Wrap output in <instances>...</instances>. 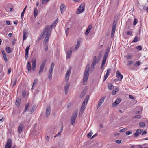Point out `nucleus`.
<instances>
[{
	"mask_svg": "<svg viewBox=\"0 0 148 148\" xmlns=\"http://www.w3.org/2000/svg\"><path fill=\"white\" fill-rule=\"evenodd\" d=\"M51 30L49 28V27H45V30L44 32H42L41 34V35L42 36H43L44 35H46V37L44 42V45H47L49 39V36L51 35Z\"/></svg>",
	"mask_w": 148,
	"mask_h": 148,
	"instance_id": "nucleus-1",
	"label": "nucleus"
},
{
	"mask_svg": "<svg viewBox=\"0 0 148 148\" xmlns=\"http://www.w3.org/2000/svg\"><path fill=\"white\" fill-rule=\"evenodd\" d=\"M89 71L90 65L88 64L86 66L84 73L83 83L84 85L87 82L89 75Z\"/></svg>",
	"mask_w": 148,
	"mask_h": 148,
	"instance_id": "nucleus-2",
	"label": "nucleus"
},
{
	"mask_svg": "<svg viewBox=\"0 0 148 148\" xmlns=\"http://www.w3.org/2000/svg\"><path fill=\"white\" fill-rule=\"evenodd\" d=\"M85 8V4L82 3L79 6L77 9L76 13L77 14H80L83 12Z\"/></svg>",
	"mask_w": 148,
	"mask_h": 148,
	"instance_id": "nucleus-3",
	"label": "nucleus"
},
{
	"mask_svg": "<svg viewBox=\"0 0 148 148\" xmlns=\"http://www.w3.org/2000/svg\"><path fill=\"white\" fill-rule=\"evenodd\" d=\"M77 114V112H76L72 114L71 117V123L72 125H73L75 123Z\"/></svg>",
	"mask_w": 148,
	"mask_h": 148,
	"instance_id": "nucleus-4",
	"label": "nucleus"
},
{
	"mask_svg": "<svg viewBox=\"0 0 148 148\" xmlns=\"http://www.w3.org/2000/svg\"><path fill=\"white\" fill-rule=\"evenodd\" d=\"M46 62V61L44 60L42 62V63L40 64V69L38 72L39 75L41 74L43 71Z\"/></svg>",
	"mask_w": 148,
	"mask_h": 148,
	"instance_id": "nucleus-5",
	"label": "nucleus"
},
{
	"mask_svg": "<svg viewBox=\"0 0 148 148\" xmlns=\"http://www.w3.org/2000/svg\"><path fill=\"white\" fill-rule=\"evenodd\" d=\"M11 143L12 141L10 139H8V140L5 146V148H11ZM16 146H13L12 148H16Z\"/></svg>",
	"mask_w": 148,
	"mask_h": 148,
	"instance_id": "nucleus-6",
	"label": "nucleus"
},
{
	"mask_svg": "<svg viewBox=\"0 0 148 148\" xmlns=\"http://www.w3.org/2000/svg\"><path fill=\"white\" fill-rule=\"evenodd\" d=\"M116 77L117 78L118 80L121 81L123 78V75L118 70L116 72Z\"/></svg>",
	"mask_w": 148,
	"mask_h": 148,
	"instance_id": "nucleus-7",
	"label": "nucleus"
},
{
	"mask_svg": "<svg viewBox=\"0 0 148 148\" xmlns=\"http://www.w3.org/2000/svg\"><path fill=\"white\" fill-rule=\"evenodd\" d=\"M71 71V69L69 68V69L67 71L66 74L65 80L66 82H68L69 80V76H70Z\"/></svg>",
	"mask_w": 148,
	"mask_h": 148,
	"instance_id": "nucleus-8",
	"label": "nucleus"
},
{
	"mask_svg": "<svg viewBox=\"0 0 148 148\" xmlns=\"http://www.w3.org/2000/svg\"><path fill=\"white\" fill-rule=\"evenodd\" d=\"M31 62L32 63V70L33 71L34 70L36 66V59L35 58L32 59Z\"/></svg>",
	"mask_w": 148,
	"mask_h": 148,
	"instance_id": "nucleus-9",
	"label": "nucleus"
},
{
	"mask_svg": "<svg viewBox=\"0 0 148 148\" xmlns=\"http://www.w3.org/2000/svg\"><path fill=\"white\" fill-rule=\"evenodd\" d=\"M51 107L49 106H47L46 108V117H49L50 114Z\"/></svg>",
	"mask_w": 148,
	"mask_h": 148,
	"instance_id": "nucleus-10",
	"label": "nucleus"
},
{
	"mask_svg": "<svg viewBox=\"0 0 148 148\" xmlns=\"http://www.w3.org/2000/svg\"><path fill=\"white\" fill-rule=\"evenodd\" d=\"M30 45H29V46H27L26 47V48L25 49V58L26 59H27L28 58V54L29 53V51L30 49Z\"/></svg>",
	"mask_w": 148,
	"mask_h": 148,
	"instance_id": "nucleus-11",
	"label": "nucleus"
},
{
	"mask_svg": "<svg viewBox=\"0 0 148 148\" xmlns=\"http://www.w3.org/2000/svg\"><path fill=\"white\" fill-rule=\"evenodd\" d=\"M111 69L109 68L107 69V72L106 74L104 75L103 82H104L107 79L109 75L111 72Z\"/></svg>",
	"mask_w": 148,
	"mask_h": 148,
	"instance_id": "nucleus-12",
	"label": "nucleus"
},
{
	"mask_svg": "<svg viewBox=\"0 0 148 148\" xmlns=\"http://www.w3.org/2000/svg\"><path fill=\"white\" fill-rule=\"evenodd\" d=\"M66 7L64 4H62L60 7V9L62 14H63L65 10H66Z\"/></svg>",
	"mask_w": 148,
	"mask_h": 148,
	"instance_id": "nucleus-13",
	"label": "nucleus"
},
{
	"mask_svg": "<svg viewBox=\"0 0 148 148\" xmlns=\"http://www.w3.org/2000/svg\"><path fill=\"white\" fill-rule=\"evenodd\" d=\"M92 27V25L91 24L89 25L87 29L85 32V35L86 36H87L88 35V33L90 32V30Z\"/></svg>",
	"mask_w": 148,
	"mask_h": 148,
	"instance_id": "nucleus-14",
	"label": "nucleus"
},
{
	"mask_svg": "<svg viewBox=\"0 0 148 148\" xmlns=\"http://www.w3.org/2000/svg\"><path fill=\"white\" fill-rule=\"evenodd\" d=\"M70 86V83L69 82H66V84L64 86V91L65 94H67L68 92V90L69 87Z\"/></svg>",
	"mask_w": 148,
	"mask_h": 148,
	"instance_id": "nucleus-15",
	"label": "nucleus"
},
{
	"mask_svg": "<svg viewBox=\"0 0 148 148\" xmlns=\"http://www.w3.org/2000/svg\"><path fill=\"white\" fill-rule=\"evenodd\" d=\"M58 22V21L57 20H56L52 23L51 25L50 26H49V25H47L45 26V27H49V28L51 29V32L52 28H53V27H55V26L56 25L57 23Z\"/></svg>",
	"mask_w": 148,
	"mask_h": 148,
	"instance_id": "nucleus-16",
	"label": "nucleus"
},
{
	"mask_svg": "<svg viewBox=\"0 0 148 148\" xmlns=\"http://www.w3.org/2000/svg\"><path fill=\"white\" fill-rule=\"evenodd\" d=\"M23 127V124L22 123H21L19 126L18 130V132L19 134L21 133L22 131Z\"/></svg>",
	"mask_w": 148,
	"mask_h": 148,
	"instance_id": "nucleus-17",
	"label": "nucleus"
},
{
	"mask_svg": "<svg viewBox=\"0 0 148 148\" xmlns=\"http://www.w3.org/2000/svg\"><path fill=\"white\" fill-rule=\"evenodd\" d=\"M105 98L106 97H103L101 99L97 106V108H98L101 106V104L103 102Z\"/></svg>",
	"mask_w": 148,
	"mask_h": 148,
	"instance_id": "nucleus-18",
	"label": "nucleus"
},
{
	"mask_svg": "<svg viewBox=\"0 0 148 148\" xmlns=\"http://www.w3.org/2000/svg\"><path fill=\"white\" fill-rule=\"evenodd\" d=\"M121 101V100L120 99H117L112 104V106L114 107L118 104Z\"/></svg>",
	"mask_w": 148,
	"mask_h": 148,
	"instance_id": "nucleus-19",
	"label": "nucleus"
},
{
	"mask_svg": "<svg viewBox=\"0 0 148 148\" xmlns=\"http://www.w3.org/2000/svg\"><path fill=\"white\" fill-rule=\"evenodd\" d=\"M81 42V40L79 39L77 40V45H76L74 50L75 51H77V49L79 48L80 43Z\"/></svg>",
	"mask_w": 148,
	"mask_h": 148,
	"instance_id": "nucleus-20",
	"label": "nucleus"
},
{
	"mask_svg": "<svg viewBox=\"0 0 148 148\" xmlns=\"http://www.w3.org/2000/svg\"><path fill=\"white\" fill-rule=\"evenodd\" d=\"M88 96L86 97V98L85 99L84 102L82 105V106H83V107H86L87 103L88 102Z\"/></svg>",
	"mask_w": 148,
	"mask_h": 148,
	"instance_id": "nucleus-21",
	"label": "nucleus"
},
{
	"mask_svg": "<svg viewBox=\"0 0 148 148\" xmlns=\"http://www.w3.org/2000/svg\"><path fill=\"white\" fill-rule=\"evenodd\" d=\"M27 32L25 30H23V40L26 39L27 37Z\"/></svg>",
	"mask_w": 148,
	"mask_h": 148,
	"instance_id": "nucleus-22",
	"label": "nucleus"
},
{
	"mask_svg": "<svg viewBox=\"0 0 148 148\" xmlns=\"http://www.w3.org/2000/svg\"><path fill=\"white\" fill-rule=\"evenodd\" d=\"M53 70H49V71L48 78L51 81L52 79V76L53 74Z\"/></svg>",
	"mask_w": 148,
	"mask_h": 148,
	"instance_id": "nucleus-23",
	"label": "nucleus"
},
{
	"mask_svg": "<svg viewBox=\"0 0 148 148\" xmlns=\"http://www.w3.org/2000/svg\"><path fill=\"white\" fill-rule=\"evenodd\" d=\"M72 52V50H70L68 51L66 55V58L69 59L71 56Z\"/></svg>",
	"mask_w": 148,
	"mask_h": 148,
	"instance_id": "nucleus-24",
	"label": "nucleus"
},
{
	"mask_svg": "<svg viewBox=\"0 0 148 148\" xmlns=\"http://www.w3.org/2000/svg\"><path fill=\"white\" fill-rule=\"evenodd\" d=\"M27 68L28 69V72H30L31 70V67L30 63L29 62H27Z\"/></svg>",
	"mask_w": 148,
	"mask_h": 148,
	"instance_id": "nucleus-25",
	"label": "nucleus"
},
{
	"mask_svg": "<svg viewBox=\"0 0 148 148\" xmlns=\"http://www.w3.org/2000/svg\"><path fill=\"white\" fill-rule=\"evenodd\" d=\"M108 88L110 90H112L114 88V86L111 83H108Z\"/></svg>",
	"mask_w": 148,
	"mask_h": 148,
	"instance_id": "nucleus-26",
	"label": "nucleus"
},
{
	"mask_svg": "<svg viewBox=\"0 0 148 148\" xmlns=\"http://www.w3.org/2000/svg\"><path fill=\"white\" fill-rule=\"evenodd\" d=\"M92 62L95 63H97L99 62L98 59L96 56H94Z\"/></svg>",
	"mask_w": 148,
	"mask_h": 148,
	"instance_id": "nucleus-27",
	"label": "nucleus"
},
{
	"mask_svg": "<svg viewBox=\"0 0 148 148\" xmlns=\"http://www.w3.org/2000/svg\"><path fill=\"white\" fill-rule=\"evenodd\" d=\"M27 7V6H26L23 9V11H22V12L21 13V18L22 19H23V17L24 13H25V10L26 9Z\"/></svg>",
	"mask_w": 148,
	"mask_h": 148,
	"instance_id": "nucleus-28",
	"label": "nucleus"
},
{
	"mask_svg": "<svg viewBox=\"0 0 148 148\" xmlns=\"http://www.w3.org/2000/svg\"><path fill=\"white\" fill-rule=\"evenodd\" d=\"M21 102V99H20L19 98H17L16 99V103H15V104L16 106H19L20 105V104Z\"/></svg>",
	"mask_w": 148,
	"mask_h": 148,
	"instance_id": "nucleus-29",
	"label": "nucleus"
},
{
	"mask_svg": "<svg viewBox=\"0 0 148 148\" xmlns=\"http://www.w3.org/2000/svg\"><path fill=\"white\" fill-rule=\"evenodd\" d=\"M6 51L8 53H9L11 52V49L10 47H6Z\"/></svg>",
	"mask_w": 148,
	"mask_h": 148,
	"instance_id": "nucleus-30",
	"label": "nucleus"
},
{
	"mask_svg": "<svg viewBox=\"0 0 148 148\" xmlns=\"http://www.w3.org/2000/svg\"><path fill=\"white\" fill-rule=\"evenodd\" d=\"M38 11L36 8L34 9V16L36 17L37 15Z\"/></svg>",
	"mask_w": 148,
	"mask_h": 148,
	"instance_id": "nucleus-31",
	"label": "nucleus"
},
{
	"mask_svg": "<svg viewBox=\"0 0 148 148\" xmlns=\"http://www.w3.org/2000/svg\"><path fill=\"white\" fill-rule=\"evenodd\" d=\"M11 81L12 83L13 84V87H14L15 85L17 82V80L16 79H14V80L12 79Z\"/></svg>",
	"mask_w": 148,
	"mask_h": 148,
	"instance_id": "nucleus-32",
	"label": "nucleus"
},
{
	"mask_svg": "<svg viewBox=\"0 0 148 148\" xmlns=\"http://www.w3.org/2000/svg\"><path fill=\"white\" fill-rule=\"evenodd\" d=\"M106 59H103V60H102V64H101V65H102V67H104V65H105V63H106Z\"/></svg>",
	"mask_w": 148,
	"mask_h": 148,
	"instance_id": "nucleus-33",
	"label": "nucleus"
},
{
	"mask_svg": "<svg viewBox=\"0 0 148 148\" xmlns=\"http://www.w3.org/2000/svg\"><path fill=\"white\" fill-rule=\"evenodd\" d=\"M140 64V62L139 61H138L136 62L134 64V66H139Z\"/></svg>",
	"mask_w": 148,
	"mask_h": 148,
	"instance_id": "nucleus-34",
	"label": "nucleus"
},
{
	"mask_svg": "<svg viewBox=\"0 0 148 148\" xmlns=\"http://www.w3.org/2000/svg\"><path fill=\"white\" fill-rule=\"evenodd\" d=\"M29 105V103H28L26 105L25 109V112L26 111L28 110Z\"/></svg>",
	"mask_w": 148,
	"mask_h": 148,
	"instance_id": "nucleus-35",
	"label": "nucleus"
},
{
	"mask_svg": "<svg viewBox=\"0 0 148 148\" xmlns=\"http://www.w3.org/2000/svg\"><path fill=\"white\" fill-rule=\"evenodd\" d=\"M116 24L113 23L112 31L115 32L116 30Z\"/></svg>",
	"mask_w": 148,
	"mask_h": 148,
	"instance_id": "nucleus-36",
	"label": "nucleus"
},
{
	"mask_svg": "<svg viewBox=\"0 0 148 148\" xmlns=\"http://www.w3.org/2000/svg\"><path fill=\"white\" fill-rule=\"evenodd\" d=\"M38 82V80L37 78H35L34 79L33 85L35 86Z\"/></svg>",
	"mask_w": 148,
	"mask_h": 148,
	"instance_id": "nucleus-37",
	"label": "nucleus"
},
{
	"mask_svg": "<svg viewBox=\"0 0 148 148\" xmlns=\"http://www.w3.org/2000/svg\"><path fill=\"white\" fill-rule=\"evenodd\" d=\"M138 40V38L137 36H136L134 38V39L132 41V42H136Z\"/></svg>",
	"mask_w": 148,
	"mask_h": 148,
	"instance_id": "nucleus-38",
	"label": "nucleus"
},
{
	"mask_svg": "<svg viewBox=\"0 0 148 148\" xmlns=\"http://www.w3.org/2000/svg\"><path fill=\"white\" fill-rule=\"evenodd\" d=\"M54 66V64L53 63H52L51 64L50 69L49 70L53 71Z\"/></svg>",
	"mask_w": 148,
	"mask_h": 148,
	"instance_id": "nucleus-39",
	"label": "nucleus"
},
{
	"mask_svg": "<svg viewBox=\"0 0 148 148\" xmlns=\"http://www.w3.org/2000/svg\"><path fill=\"white\" fill-rule=\"evenodd\" d=\"M140 126H141L142 127H143L145 126V124L143 122H140L139 124Z\"/></svg>",
	"mask_w": 148,
	"mask_h": 148,
	"instance_id": "nucleus-40",
	"label": "nucleus"
},
{
	"mask_svg": "<svg viewBox=\"0 0 148 148\" xmlns=\"http://www.w3.org/2000/svg\"><path fill=\"white\" fill-rule=\"evenodd\" d=\"M93 134V133L92 131L91 130H90V132L88 134V136L89 138L92 136V134Z\"/></svg>",
	"mask_w": 148,
	"mask_h": 148,
	"instance_id": "nucleus-41",
	"label": "nucleus"
},
{
	"mask_svg": "<svg viewBox=\"0 0 148 148\" xmlns=\"http://www.w3.org/2000/svg\"><path fill=\"white\" fill-rule=\"evenodd\" d=\"M110 47H108L105 51V53H108L109 52H110Z\"/></svg>",
	"mask_w": 148,
	"mask_h": 148,
	"instance_id": "nucleus-42",
	"label": "nucleus"
},
{
	"mask_svg": "<svg viewBox=\"0 0 148 148\" xmlns=\"http://www.w3.org/2000/svg\"><path fill=\"white\" fill-rule=\"evenodd\" d=\"M143 131V130L142 129H138L137 130L136 132H137L139 134L141 133Z\"/></svg>",
	"mask_w": 148,
	"mask_h": 148,
	"instance_id": "nucleus-43",
	"label": "nucleus"
},
{
	"mask_svg": "<svg viewBox=\"0 0 148 148\" xmlns=\"http://www.w3.org/2000/svg\"><path fill=\"white\" fill-rule=\"evenodd\" d=\"M3 58L5 61L7 62L8 61V60L7 58V55L5 54V55L3 56Z\"/></svg>",
	"mask_w": 148,
	"mask_h": 148,
	"instance_id": "nucleus-44",
	"label": "nucleus"
},
{
	"mask_svg": "<svg viewBox=\"0 0 148 148\" xmlns=\"http://www.w3.org/2000/svg\"><path fill=\"white\" fill-rule=\"evenodd\" d=\"M138 22V20L136 18H135L134 19L133 23V25H135Z\"/></svg>",
	"mask_w": 148,
	"mask_h": 148,
	"instance_id": "nucleus-45",
	"label": "nucleus"
},
{
	"mask_svg": "<svg viewBox=\"0 0 148 148\" xmlns=\"http://www.w3.org/2000/svg\"><path fill=\"white\" fill-rule=\"evenodd\" d=\"M108 54L105 53L103 58L106 59L108 56Z\"/></svg>",
	"mask_w": 148,
	"mask_h": 148,
	"instance_id": "nucleus-46",
	"label": "nucleus"
},
{
	"mask_svg": "<svg viewBox=\"0 0 148 148\" xmlns=\"http://www.w3.org/2000/svg\"><path fill=\"white\" fill-rule=\"evenodd\" d=\"M132 133V131H128L126 132V134L127 135H129Z\"/></svg>",
	"mask_w": 148,
	"mask_h": 148,
	"instance_id": "nucleus-47",
	"label": "nucleus"
},
{
	"mask_svg": "<svg viewBox=\"0 0 148 148\" xmlns=\"http://www.w3.org/2000/svg\"><path fill=\"white\" fill-rule=\"evenodd\" d=\"M126 57L127 59H130L132 58V56L131 55H128L126 56Z\"/></svg>",
	"mask_w": 148,
	"mask_h": 148,
	"instance_id": "nucleus-48",
	"label": "nucleus"
},
{
	"mask_svg": "<svg viewBox=\"0 0 148 148\" xmlns=\"http://www.w3.org/2000/svg\"><path fill=\"white\" fill-rule=\"evenodd\" d=\"M136 48L137 49L139 50H140L142 49V47L140 45L137 46L136 47Z\"/></svg>",
	"mask_w": 148,
	"mask_h": 148,
	"instance_id": "nucleus-49",
	"label": "nucleus"
},
{
	"mask_svg": "<svg viewBox=\"0 0 148 148\" xmlns=\"http://www.w3.org/2000/svg\"><path fill=\"white\" fill-rule=\"evenodd\" d=\"M49 0H42V4H45L47 3Z\"/></svg>",
	"mask_w": 148,
	"mask_h": 148,
	"instance_id": "nucleus-50",
	"label": "nucleus"
},
{
	"mask_svg": "<svg viewBox=\"0 0 148 148\" xmlns=\"http://www.w3.org/2000/svg\"><path fill=\"white\" fill-rule=\"evenodd\" d=\"M115 32L112 31L111 33V36L112 38L113 37Z\"/></svg>",
	"mask_w": 148,
	"mask_h": 148,
	"instance_id": "nucleus-51",
	"label": "nucleus"
},
{
	"mask_svg": "<svg viewBox=\"0 0 148 148\" xmlns=\"http://www.w3.org/2000/svg\"><path fill=\"white\" fill-rule=\"evenodd\" d=\"M26 95V92L25 91H23L22 92V96L23 97H25Z\"/></svg>",
	"mask_w": 148,
	"mask_h": 148,
	"instance_id": "nucleus-52",
	"label": "nucleus"
},
{
	"mask_svg": "<svg viewBox=\"0 0 148 148\" xmlns=\"http://www.w3.org/2000/svg\"><path fill=\"white\" fill-rule=\"evenodd\" d=\"M133 63V62L132 61H130L128 62H127V65H130L132 64Z\"/></svg>",
	"mask_w": 148,
	"mask_h": 148,
	"instance_id": "nucleus-53",
	"label": "nucleus"
},
{
	"mask_svg": "<svg viewBox=\"0 0 148 148\" xmlns=\"http://www.w3.org/2000/svg\"><path fill=\"white\" fill-rule=\"evenodd\" d=\"M69 29V28H67L65 30V33L66 36H67L68 34Z\"/></svg>",
	"mask_w": 148,
	"mask_h": 148,
	"instance_id": "nucleus-54",
	"label": "nucleus"
},
{
	"mask_svg": "<svg viewBox=\"0 0 148 148\" xmlns=\"http://www.w3.org/2000/svg\"><path fill=\"white\" fill-rule=\"evenodd\" d=\"M85 95V93L84 92H82L81 95H80V97L81 98H82Z\"/></svg>",
	"mask_w": 148,
	"mask_h": 148,
	"instance_id": "nucleus-55",
	"label": "nucleus"
},
{
	"mask_svg": "<svg viewBox=\"0 0 148 148\" xmlns=\"http://www.w3.org/2000/svg\"><path fill=\"white\" fill-rule=\"evenodd\" d=\"M141 117L140 115H137L135 116L134 118H140Z\"/></svg>",
	"mask_w": 148,
	"mask_h": 148,
	"instance_id": "nucleus-56",
	"label": "nucleus"
},
{
	"mask_svg": "<svg viewBox=\"0 0 148 148\" xmlns=\"http://www.w3.org/2000/svg\"><path fill=\"white\" fill-rule=\"evenodd\" d=\"M49 141V138L48 136H47L45 138V141L47 142H48Z\"/></svg>",
	"mask_w": 148,
	"mask_h": 148,
	"instance_id": "nucleus-57",
	"label": "nucleus"
},
{
	"mask_svg": "<svg viewBox=\"0 0 148 148\" xmlns=\"http://www.w3.org/2000/svg\"><path fill=\"white\" fill-rule=\"evenodd\" d=\"M138 135H139V134L137 132H136V133H135L134 134V136L135 137H138Z\"/></svg>",
	"mask_w": 148,
	"mask_h": 148,
	"instance_id": "nucleus-58",
	"label": "nucleus"
},
{
	"mask_svg": "<svg viewBox=\"0 0 148 148\" xmlns=\"http://www.w3.org/2000/svg\"><path fill=\"white\" fill-rule=\"evenodd\" d=\"M116 142L118 143L119 144L121 142V140H116Z\"/></svg>",
	"mask_w": 148,
	"mask_h": 148,
	"instance_id": "nucleus-59",
	"label": "nucleus"
},
{
	"mask_svg": "<svg viewBox=\"0 0 148 148\" xmlns=\"http://www.w3.org/2000/svg\"><path fill=\"white\" fill-rule=\"evenodd\" d=\"M129 98L132 99H135V98L133 96H131V95H129Z\"/></svg>",
	"mask_w": 148,
	"mask_h": 148,
	"instance_id": "nucleus-60",
	"label": "nucleus"
},
{
	"mask_svg": "<svg viewBox=\"0 0 148 148\" xmlns=\"http://www.w3.org/2000/svg\"><path fill=\"white\" fill-rule=\"evenodd\" d=\"M132 32L131 31H127V35H131L132 34Z\"/></svg>",
	"mask_w": 148,
	"mask_h": 148,
	"instance_id": "nucleus-61",
	"label": "nucleus"
},
{
	"mask_svg": "<svg viewBox=\"0 0 148 148\" xmlns=\"http://www.w3.org/2000/svg\"><path fill=\"white\" fill-rule=\"evenodd\" d=\"M94 66H91L90 68V70L91 71H92L94 69Z\"/></svg>",
	"mask_w": 148,
	"mask_h": 148,
	"instance_id": "nucleus-62",
	"label": "nucleus"
},
{
	"mask_svg": "<svg viewBox=\"0 0 148 148\" xmlns=\"http://www.w3.org/2000/svg\"><path fill=\"white\" fill-rule=\"evenodd\" d=\"M125 131V129H123L122 130H119V132H124Z\"/></svg>",
	"mask_w": 148,
	"mask_h": 148,
	"instance_id": "nucleus-63",
	"label": "nucleus"
},
{
	"mask_svg": "<svg viewBox=\"0 0 148 148\" xmlns=\"http://www.w3.org/2000/svg\"><path fill=\"white\" fill-rule=\"evenodd\" d=\"M138 148H143L142 145H138Z\"/></svg>",
	"mask_w": 148,
	"mask_h": 148,
	"instance_id": "nucleus-64",
	"label": "nucleus"
}]
</instances>
